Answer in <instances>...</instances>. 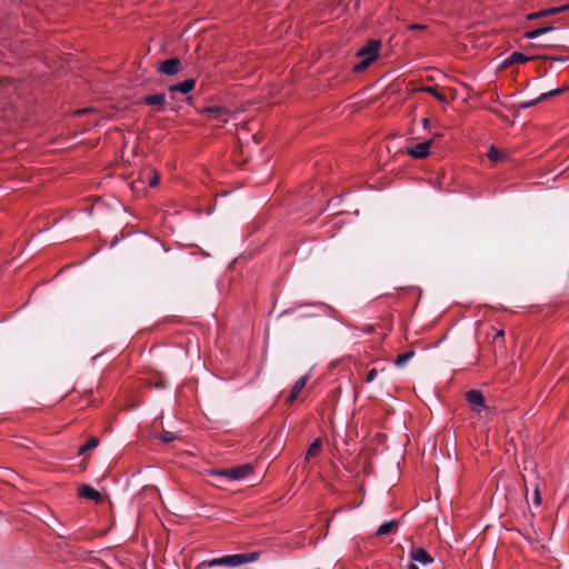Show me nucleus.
Returning a JSON list of instances; mask_svg holds the SVG:
<instances>
[{"label":"nucleus","mask_w":569,"mask_h":569,"mask_svg":"<svg viewBox=\"0 0 569 569\" xmlns=\"http://www.w3.org/2000/svg\"><path fill=\"white\" fill-rule=\"evenodd\" d=\"M259 552H246V553H236L228 555L219 558H212L210 560L201 561L196 569H208V568H238L240 566L253 562L259 559Z\"/></svg>","instance_id":"1"},{"label":"nucleus","mask_w":569,"mask_h":569,"mask_svg":"<svg viewBox=\"0 0 569 569\" xmlns=\"http://www.w3.org/2000/svg\"><path fill=\"white\" fill-rule=\"evenodd\" d=\"M253 471V468L250 463H244L240 466H236L230 469H218L212 470L211 475L223 477L232 481H239L244 478H247L251 472Z\"/></svg>","instance_id":"2"},{"label":"nucleus","mask_w":569,"mask_h":569,"mask_svg":"<svg viewBox=\"0 0 569 569\" xmlns=\"http://www.w3.org/2000/svg\"><path fill=\"white\" fill-rule=\"evenodd\" d=\"M466 400L471 409L477 413H480L486 407L485 397L479 390H469L466 393Z\"/></svg>","instance_id":"3"},{"label":"nucleus","mask_w":569,"mask_h":569,"mask_svg":"<svg viewBox=\"0 0 569 569\" xmlns=\"http://www.w3.org/2000/svg\"><path fill=\"white\" fill-rule=\"evenodd\" d=\"M380 47V40L371 39L366 43V46L358 50L357 56L359 58L372 57V59L376 60L378 58Z\"/></svg>","instance_id":"4"},{"label":"nucleus","mask_w":569,"mask_h":569,"mask_svg":"<svg viewBox=\"0 0 569 569\" xmlns=\"http://www.w3.org/2000/svg\"><path fill=\"white\" fill-rule=\"evenodd\" d=\"M157 70L166 76H176L181 70V62L178 58L164 60Z\"/></svg>","instance_id":"5"},{"label":"nucleus","mask_w":569,"mask_h":569,"mask_svg":"<svg viewBox=\"0 0 569 569\" xmlns=\"http://www.w3.org/2000/svg\"><path fill=\"white\" fill-rule=\"evenodd\" d=\"M409 556L411 561L416 563L426 566L433 562V558L423 548H417L412 546Z\"/></svg>","instance_id":"6"},{"label":"nucleus","mask_w":569,"mask_h":569,"mask_svg":"<svg viewBox=\"0 0 569 569\" xmlns=\"http://www.w3.org/2000/svg\"><path fill=\"white\" fill-rule=\"evenodd\" d=\"M432 140L416 143L413 147L408 148L407 153L415 159H423L429 154V149Z\"/></svg>","instance_id":"7"},{"label":"nucleus","mask_w":569,"mask_h":569,"mask_svg":"<svg viewBox=\"0 0 569 569\" xmlns=\"http://www.w3.org/2000/svg\"><path fill=\"white\" fill-rule=\"evenodd\" d=\"M196 79L193 78H189V79H186L181 82H178L176 84H171L168 87V91L173 93V92H180L182 94H187L189 93L190 91H192L196 87Z\"/></svg>","instance_id":"8"},{"label":"nucleus","mask_w":569,"mask_h":569,"mask_svg":"<svg viewBox=\"0 0 569 569\" xmlns=\"http://www.w3.org/2000/svg\"><path fill=\"white\" fill-rule=\"evenodd\" d=\"M202 113H208L211 119H217L221 122L228 121L229 110L220 107V106H212V107H206L202 110Z\"/></svg>","instance_id":"9"},{"label":"nucleus","mask_w":569,"mask_h":569,"mask_svg":"<svg viewBox=\"0 0 569 569\" xmlns=\"http://www.w3.org/2000/svg\"><path fill=\"white\" fill-rule=\"evenodd\" d=\"M142 101L149 106H156L159 111L167 110V100L164 93L148 94L142 98Z\"/></svg>","instance_id":"10"},{"label":"nucleus","mask_w":569,"mask_h":569,"mask_svg":"<svg viewBox=\"0 0 569 569\" xmlns=\"http://www.w3.org/2000/svg\"><path fill=\"white\" fill-rule=\"evenodd\" d=\"M79 496L99 502L101 500V493L90 485H82L79 488Z\"/></svg>","instance_id":"11"},{"label":"nucleus","mask_w":569,"mask_h":569,"mask_svg":"<svg viewBox=\"0 0 569 569\" xmlns=\"http://www.w3.org/2000/svg\"><path fill=\"white\" fill-rule=\"evenodd\" d=\"M308 379L309 375H305L295 382L288 397V402H293L298 398L299 393L305 388Z\"/></svg>","instance_id":"12"},{"label":"nucleus","mask_w":569,"mask_h":569,"mask_svg":"<svg viewBox=\"0 0 569 569\" xmlns=\"http://www.w3.org/2000/svg\"><path fill=\"white\" fill-rule=\"evenodd\" d=\"M560 12H561V9H557V7H551V8L543 9V10H540V11H537V12H532V13L527 16V19L528 20H533V19H538V18L551 16V14H558Z\"/></svg>","instance_id":"13"},{"label":"nucleus","mask_w":569,"mask_h":569,"mask_svg":"<svg viewBox=\"0 0 569 569\" xmlns=\"http://www.w3.org/2000/svg\"><path fill=\"white\" fill-rule=\"evenodd\" d=\"M531 60V58L525 56L523 53L521 52H512L506 60H505V66H511L513 63H522V62H527Z\"/></svg>","instance_id":"14"},{"label":"nucleus","mask_w":569,"mask_h":569,"mask_svg":"<svg viewBox=\"0 0 569 569\" xmlns=\"http://www.w3.org/2000/svg\"><path fill=\"white\" fill-rule=\"evenodd\" d=\"M98 445H99V439L97 437H91L82 446L79 447L78 455L81 456V455L86 453L87 451L97 448Z\"/></svg>","instance_id":"15"},{"label":"nucleus","mask_w":569,"mask_h":569,"mask_svg":"<svg viewBox=\"0 0 569 569\" xmlns=\"http://www.w3.org/2000/svg\"><path fill=\"white\" fill-rule=\"evenodd\" d=\"M398 522L396 520H390L383 522L381 526H379L377 530V536H386L389 535L396 527Z\"/></svg>","instance_id":"16"},{"label":"nucleus","mask_w":569,"mask_h":569,"mask_svg":"<svg viewBox=\"0 0 569 569\" xmlns=\"http://www.w3.org/2000/svg\"><path fill=\"white\" fill-rule=\"evenodd\" d=\"M321 440L319 438L315 439L308 448L306 460H308L310 457L317 456L321 450Z\"/></svg>","instance_id":"17"},{"label":"nucleus","mask_w":569,"mask_h":569,"mask_svg":"<svg viewBox=\"0 0 569 569\" xmlns=\"http://www.w3.org/2000/svg\"><path fill=\"white\" fill-rule=\"evenodd\" d=\"M413 356H415L413 351L400 353L399 356H397V358L395 360V365L397 367H403Z\"/></svg>","instance_id":"18"},{"label":"nucleus","mask_w":569,"mask_h":569,"mask_svg":"<svg viewBox=\"0 0 569 569\" xmlns=\"http://www.w3.org/2000/svg\"><path fill=\"white\" fill-rule=\"evenodd\" d=\"M179 436L176 433V432H171V431H168V430H164L162 431L160 435H159V439L164 442V443H169V442H172L173 440L178 439Z\"/></svg>","instance_id":"19"},{"label":"nucleus","mask_w":569,"mask_h":569,"mask_svg":"<svg viewBox=\"0 0 569 569\" xmlns=\"http://www.w3.org/2000/svg\"><path fill=\"white\" fill-rule=\"evenodd\" d=\"M361 59H362V60L353 67V71H356V72H361V71H363L366 68H368V67H369V64H370L372 61H375V60L372 59V57H367V58H361Z\"/></svg>","instance_id":"20"},{"label":"nucleus","mask_w":569,"mask_h":569,"mask_svg":"<svg viewBox=\"0 0 569 569\" xmlns=\"http://www.w3.org/2000/svg\"><path fill=\"white\" fill-rule=\"evenodd\" d=\"M488 158L492 161H499L502 159V153L495 147L491 146L487 153Z\"/></svg>","instance_id":"21"},{"label":"nucleus","mask_w":569,"mask_h":569,"mask_svg":"<svg viewBox=\"0 0 569 569\" xmlns=\"http://www.w3.org/2000/svg\"><path fill=\"white\" fill-rule=\"evenodd\" d=\"M542 34H543V31L541 30V28H538V29H533L531 31H527L525 33V38L529 39V40H533V39L541 37Z\"/></svg>","instance_id":"22"},{"label":"nucleus","mask_w":569,"mask_h":569,"mask_svg":"<svg viewBox=\"0 0 569 569\" xmlns=\"http://www.w3.org/2000/svg\"><path fill=\"white\" fill-rule=\"evenodd\" d=\"M560 92H562V89H555V90H550L548 92H545V93H541L539 97H538V100H546L547 98L549 97H553V96H557L559 94Z\"/></svg>","instance_id":"23"},{"label":"nucleus","mask_w":569,"mask_h":569,"mask_svg":"<svg viewBox=\"0 0 569 569\" xmlns=\"http://www.w3.org/2000/svg\"><path fill=\"white\" fill-rule=\"evenodd\" d=\"M377 376H378V370H377V369H375V368H372V369H370V370L367 372V376H366L365 381H366L367 383H370V382H372V381L377 378Z\"/></svg>","instance_id":"24"},{"label":"nucleus","mask_w":569,"mask_h":569,"mask_svg":"<svg viewBox=\"0 0 569 569\" xmlns=\"http://www.w3.org/2000/svg\"><path fill=\"white\" fill-rule=\"evenodd\" d=\"M427 92L431 93L435 98H437L438 100L442 101L445 100V96L442 93H439L437 91V89L432 88V87H428L425 89Z\"/></svg>","instance_id":"25"},{"label":"nucleus","mask_w":569,"mask_h":569,"mask_svg":"<svg viewBox=\"0 0 569 569\" xmlns=\"http://www.w3.org/2000/svg\"><path fill=\"white\" fill-rule=\"evenodd\" d=\"M160 182V176L157 172H153V176L149 180L150 187H157Z\"/></svg>","instance_id":"26"},{"label":"nucleus","mask_w":569,"mask_h":569,"mask_svg":"<svg viewBox=\"0 0 569 569\" xmlns=\"http://www.w3.org/2000/svg\"><path fill=\"white\" fill-rule=\"evenodd\" d=\"M541 100H538V98L533 99V100H530V101H526V102L521 103V108H523V109L531 108V107H533L535 104H537Z\"/></svg>","instance_id":"27"},{"label":"nucleus","mask_w":569,"mask_h":569,"mask_svg":"<svg viewBox=\"0 0 569 569\" xmlns=\"http://www.w3.org/2000/svg\"><path fill=\"white\" fill-rule=\"evenodd\" d=\"M425 28L426 27L423 24H411V26H409V29H411V30H422Z\"/></svg>","instance_id":"28"},{"label":"nucleus","mask_w":569,"mask_h":569,"mask_svg":"<svg viewBox=\"0 0 569 569\" xmlns=\"http://www.w3.org/2000/svg\"><path fill=\"white\" fill-rule=\"evenodd\" d=\"M535 502H536V505H540V502H541V498H540L538 489L535 490Z\"/></svg>","instance_id":"29"},{"label":"nucleus","mask_w":569,"mask_h":569,"mask_svg":"<svg viewBox=\"0 0 569 569\" xmlns=\"http://www.w3.org/2000/svg\"><path fill=\"white\" fill-rule=\"evenodd\" d=\"M541 30L543 31V34L555 30L552 26L542 27Z\"/></svg>","instance_id":"30"},{"label":"nucleus","mask_w":569,"mask_h":569,"mask_svg":"<svg viewBox=\"0 0 569 569\" xmlns=\"http://www.w3.org/2000/svg\"><path fill=\"white\" fill-rule=\"evenodd\" d=\"M421 122H422V127H423L425 129H427V128H428V126H429V123H430V120H429L428 118H423Z\"/></svg>","instance_id":"31"},{"label":"nucleus","mask_w":569,"mask_h":569,"mask_svg":"<svg viewBox=\"0 0 569 569\" xmlns=\"http://www.w3.org/2000/svg\"><path fill=\"white\" fill-rule=\"evenodd\" d=\"M557 9H561V12H563L566 10H569V3L563 4V6H559V7H557Z\"/></svg>","instance_id":"32"},{"label":"nucleus","mask_w":569,"mask_h":569,"mask_svg":"<svg viewBox=\"0 0 569 569\" xmlns=\"http://www.w3.org/2000/svg\"><path fill=\"white\" fill-rule=\"evenodd\" d=\"M407 568L408 569H419L416 562H411Z\"/></svg>","instance_id":"33"},{"label":"nucleus","mask_w":569,"mask_h":569,"mask_svg":"<svg viewBox=\"0 0 569 569\" xmlns=\"http://www.w3.org/2000/svg\"><path fill=\"white\" fill-rule=\"evenodd\" d=\"M503 335H505L503 330H499V331H497V333H496V337H495V338L503 337Z\"/></svg>","instance_id":"34"}]
</instances>
